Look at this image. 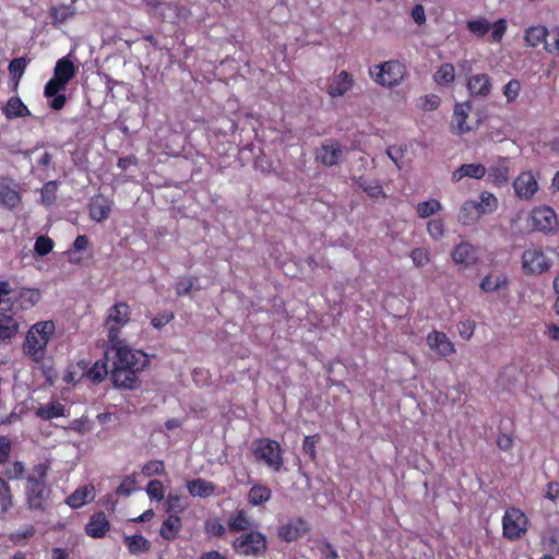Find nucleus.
<instances>
[{
  "label": "nucleus",
  "instance_id": "obj_1",
  "mask_svg": "<svg viewBox=\"0 0 559 559\" xmlns=\"http://www.w3.org/2000/svg\"><path fill=\"white\" fill-rule=\"evenodd\" d=\"M110 355V380L115 388L135 390L140 386V377L150 366V356L142 349L131 347L127 341L107 345Z\"/></svg>",
  "mask_w": 559,
  "mask_h": 559
},
{
  "label": "nucleus",
  "instance_id": "obj_2",
  "mask_svg": "<svg viewBox=\"0 0 559 559\" xmlns=\"http://www.w3.org/2000/svg\"><path fill=\"white\" fill-rule=\"evenodd\" d=\"M55 329V323L51 320L33 324L22 344L23 354L34 362H41L46 357L47 345Z\"/></svg>",
  "mask_w": 559,
  "mask_h": 559
},
{
  "label": "nucleus",
  "instance_id": "obj_3",
  "mask_svg": "<svg viewBox=\"0 0 559 559\" xmlns=\"http://www.w3.org/2000/svg\"><path fill=\"white\" fill-rule=\"evenodd\" d=\"M130 320L131 308L126 301H117L107 310L104 328L107 332L108 344L126 341L121 337V330Z\"/></svg>",
  "mask_w": 559,
  "mask_h": 559
},
{
  "label": "nucleus",
  "instance_id": "obj_4",
  "mask_svg": "<svg viewBox=\"0 0 559 559\" xmlns=\"http://www.w3.org/2000/svg\"><path fill=\"white\" fill-rule=\"evenodd\" d=\"M406 66L399 60H389L369 68V74L380 86L393 88L399 86L406 75Z\"/></svg>",
  "mask_w": 559,
  "mask_h": 559
},
{
  "label": "nucleus",
  "instance_id": "obj_5",
  "mask_svg": "<svg viewBox=\"0 0 559 559\" xmlns=\"http://www.w3.org/2000/svg\"><path fill=\"white\" fill-rule=\"evenodd\" d=\"M47 468L48 466L46 463H38L34 466L33 472L26 477L27 501L32 509H43L49 497V489L43 481Z\"/></svg>",
  "mask_w": 559,
  "mask_h": 559
},
{
  "label": "nucleus",
  "instance_id": "obj_6",
  "mask_svg": "<svg viewBox=\"0 0 559 559\" xmlns=\"http://www.w3.org/2000/svg\"><path fill=\"white\" fill-rule=\"evenodd\" d=\"M530 520L519 508L511 507L504 511L502 516V536L510 540L521 539L527 532Z\"/></svg>",
  "mask_w": 559,
  "mask_h": 559
},
{
  "label": "nucleus",
  "instance_id": "obj_7",
  "mask_svg": "<svg viewBox=\"0 0 559 559\" xmlns=\"http://www.w3.org/2000/svg\"><path fill=\"white\" fill-rule=\"evenodd\" d=\"M522 269L525 274H542L551 266V260L542 248H528L522 253Z\"/></svg>",
  "mask_w": 559,
  "mask_h": 559
},
{
  "label": "nucleus",
  "instance_id": "obj_8",
  "mask_svg": "<svg viewBox=\"0 0 559 559\" xmlns=\"http://www.w3.org/2000/svg\"><path fill=\"white\" fill-rule=\"evenodd\" d=\"M528 221L534 230L545 234L554 233L558 227L556 212L550 206L546 205L533 209Z\"/></svg>",
  "mask_w": 559,
  "mask_h": 559
},
{
  "label": "nucleus",
  "instance_id": "obj_9",
  "mask_svg": "<svg viewBox=\"0 0 559 559\" xmlns=\"http://www.w3.org/2000/svg\"><path fill=\"white\" fill-rule=\"evenodd\" d=\"M234 548L240 555L258 556L265 551L266 539L262 533L250 532L241 535L234 543Z\"/></svg>",
  "mask_w": 559,
  "mask_h": 559
},
{
  "label": "nucleus",
  "instance_id": "obj_10",
  "mask_svg": "<svg viewBox=\"0 0 559 559\" xmlns=\"http://www.w3.org/2000/svg\"><path fill=\"white\" fill-rule=\"evenodd\" d=\"M451 258L455 265L462 270H466L475 266L479 262L480 253L478 247L468 241H462L453 248Z\"/></svg>",
  "mask_w": 559,
  "mask_h": 559
},
{
  "label": "nucleus",
  "instance_id": "obj_11",
  "mask_svg": "<svg viewBox=\"0 0 559 559\" xmlns=\"http://www.w3.org/2000/svg\"><path fill=\"white\" fill-rule=\"evenodd\" d=\"M154 10L159 15L162 21L173 24L186 21L191 16V10L180 2L160 1L154 4Z\"/></svg>",
  "mask_w": 559,
  "mask_h": 559
},
{
  "label": "nucleus",
  "instance_id": "obj_12",
  "mask_svg": "<svg viewBox=\"0 0 559 559\" xmlns=\"http://www.w3.org/2000/svg\"><path fill=\"white\" fill-rule=\"evenodd\" d=\"M466 87L469 96L474 98H487L491 94V78L486 73H476L467 78Z\"/></svg>",
  "mask_w": 559,
  "mask_h": 559
},
{
  "label": "nucleus",
  "instance_id": "obj_13",
  "mask_svg": "<svg viewBox=\"0 0 559 559\" xmlns=\"http://www.w3.org/2000/svg\"><path fill=\"white\" fill-rule=\"evenodd\" d=\"M472 109L473 105L469 100L455 104L450 123L451 131L454 134L461 135L471 131L472 128L467 124L466 120Z\"/></svg>",
  "mask_w": 559,
  "mask_h": 559
},
{
  "label": "nucleus",
  "instance_id": "obj_14",
  "mask_svg": "<svg viewBox=\"0 0 559 559\" xmlns=\"http://www.w3.org/2000/svg\"><path fill=\"white\" fill-rule=\"evenodd\" d=\"M427 344L431 350L442 357H448L455 352L453 342L447 336L444 332L437 330L428 333Z\"/></svg>",
  "mask_w": 559,
  "mask_h": 559
},
{
  "label": "nucleus",
  "instance_id": "obj_15",
  "mask_svg": "<svg viewBox=\"0 0 559 559\" xmlns=\"http://www.w3.org/2000/svg\"><path fill=\"white\" fill-rule=\"evenodd\" d=\"M515 194L521 199H532L538 190V183L532 171L521 173L513 182Z\"/></svg>",
  "mask_w": 559,
  "mask_h": 559
},
{
  "label": "nucleus",
  "instance_id": "obj_16",
  "mask_svg": "<svg viewBox=\"0 0 559 559\" xmlns=\"http://www.w3.org/2000/svg\"><path fill=\"white\" fill-rule=\"evenodd\" d=\"M40 292L36 288L24 287L14 293L10 308H19L28 310L33 308L40 300Z\"/></svg>",
  "mask_w": 559,
  "mask_h": 559
},
{
  "label": "nucleus",
  "instance_id": "obj_17",
  "mask_svg": "<svg viewBox=\"0 0 559 559\" xmlns=\"http://www.w3.org/2000/svg\"><path fill=\"white\" fill-rule=\"evenodd\" d=\"M96 497L95 487L92 484H85L76 488L67 499L66 503L71 509H79L92 502Z\"/></svg>",
  "mask_w": 559,
  "mask_h": 559
},
{
  "label": "nucleus",
  "instance_id": "obj_18",
  "mask_svg": "<svg viewBox=\"0 0 559 559\" xmlns=\"http://www.w3.org/2000/svg\"><path fill=\"white\" fill-rule=\"evenodd\" d=\"M112 202L109 199L102 194L95 195L90 202V216L93 221L102 223L109 217Z\"/></svg>",
  "mask_w": 559,
  "mask_h": 559
},
{
  "label": "nucleus",
  "instance_id": "obj_19",
  "mask_svg": "<svg viewBox=\"0 0 559 559\" xmlns=\"http://www.w3.org/2000/svg\"><path fill=\"white\" fill-rule=\"evenodd\" d=\"M342 158V150L340 143L334 141L330 144H322L316 150V160L324 166L336 165Z\"/></svg>",
  "mask_w": 559,
  "mask_h": 559
},
{
  "label": "nucleus",
  "instance_id": "obj_20",
  "mask_svg": "<svg viewBox=\"0 0 559 559\" xmlns=\"http://www.w3.org/2000/svg\"><path fill=\"white\" fill-rule=\"evenodd\" d=\"M307 531V524L301 519H293L278 527V536L286 542L298 539Z\"/></svg>",
  "mask_w": 559,
  "mask_h": 559
},
{
  "label": "nucleus",
  "instance_id": "obj_21",
  "mask_svg": "<svg viewBox=\"0 0 559 559\" xmlns=\"http://www.w3.org/2000/svg\"><path fill=\"white\" fill-rule=\"evenodd\" d=\"M22 202V197L16 183L0 182V204L9 210L16 209Z\"/></svg>",
  "mask_w": 559,
  "mask_h": 559
},
{
  "label": "nucleus",
  "instance_id": "obj_22",
  "mask_svg": "<svg viewBox=\"0 0 559 559\" xmlns=\"http://www.w3.org/2000/svg\"><path fill=\"white\" fill-rule=\"evenodd\" d=\"M109 521L105 513L97 512L93 514L85 525V533L93 538H102L109 531Z\"/></svg>",
  "mask_w": 559,
  "mask_h": 559
},
{
  "label": "nucleus",
  "instance_id": "obj_23",
  "mask_svg": "<svg viewBox=\"0 0 559 559\" xmlns=\"http://www.w3.org/2000/svg\"><path fill=\"white\" fill-rule=\"evenodd\" d=\"M187 489L192 497L209 498L214 495H221L214 483L204 478H197L187 483Z\"/></svg>",
  "mask_w": 559,
  "mask_h": 559
},
{
  "label": "nucleus",
  "instance_id": "obj_24",
  "mask_svg": "<svg viewBox=\"0 0 559 559\" xmlns=\"http://www.w3.org/2000/svg\"><path fill=\"white\" fill-rule=\"evenodd\" d=\"M486 173V167L480 163L463 164L452 173L451 179L453 182H459L465 177L481 179Z\"/></svg>",
  "mask_w": 559,
  "mask_h": 559
},
{
  "label": "nucleus",
  "instance_id": "obj_25",
  "mask_svg": "<svg viewBox=\"0 0 559 559\" xmlns=\"http://www.w3.org/2000/svg\"><path fill=\"white\" fill-rule=\"evenodd\" d=\"M509 286V278L504 273L487 274L480 282L479 287L485 293H493L506 289Z\"/></svg>",
  "mask_w": 559,
  "mask_h": 559
},
{
  "label": "nucleus",
  "instance_id": "obj_26",
  "mask_svg": "<svg viewBox=\"0 0 559 559\" xmlns=\"http://www.w3.org/2000/svg\"><path fill=\"white\" fill-rule=\"evenodd\" d=\"M123 544L127 547L129 554L133 556H141L146 554L151 548V542L139 534L123 535Z\"/></svg>",
  "mask_w": 559,
  "mask_h": 559
},
{
  "label": "nucleus",
  "instance_id": "obj_27",
  "mask_svg": "<svg viewBox=\"0 0 559 559\" xmlns=\"http://www.w3.org/2000/svg\"><path fill=\"white\" fill-rule=\"evenodd\" d=\"M2 112L9 120L31 116V111L22 102V99L17 96H12L9 98V100L2 108Z\"/></svg>",
  "mask_w": 559,
  "mask_h": 559
},
{
  "label": "nucleus",
  "instance_id": "obj_28",
  "mask_svg": "<svg viewBox=\"0 0 559 559\" xmlns=\"http://www.w3.org/2000/svg\"><path fill=\"white\" fill-rule=\"evenodd\" d=\"M19 331V322L8 311H0V341L14 337Z\"/></svg>",
  "mask_w": 559,
  "mask_h": 559
},
{
  "label": "nucleus",
  "instance_id": "obj_29",
  "mask_svg": "<svg viewBox=\"0 0 559 559\" xmlns=\"http://www.w3.org/2000/svg\"><path fill=\"white\" fill-rule=\"evenodd\" d=\"M36 416L43 420H50L66 416V406L58 402L52 401L47 404L40 405L36 409Z\"/></svg>",
  "mask_w": 559,
  "mask_h": 559
},
{
  "label": "nucleus",
  "instance_id": "obj_30",
  "mask_svg": "<svg viewBox=\"0 0 559 559\" xmlns=\"http://www.w3.org/2000/svg\"><path fill=\"white\" fill-rule=\"evenodd\" d=\"M76 69L73 62L63 57L59 59L55 67L53 78L61 81V83L68 84L75 76Z\"/></svg>",
  "mask_w": 559,
  "mask_h": 559
},
{
  "label": "nucleus",
  "instance_id": "obj_31",
  "mask_svg": "<svg viewBox=\"0 0 559 559\" xmlns=\"http://www.w3.org/2000/svg\"><path fill=\"white\" fill-rule=\"evenodd\" d=\"M548 35L549 32L546 26L534 25L526 28L524 39L527 46L535 48L538 47L540 44L545 45V43H548Z\"/></svg>",
  "mask_w": 559,
  "mask_h": 559
},
{
  "label": "nucleus",
  "instance_id": "obj_32",
  "mask_svg": "<svg viewBox=\"0 0 559 559\" xmlns=\"http://www.w3.org/2000/svg\"><path fill=\"white\" fill-rule=\"evenodd\" d=\"M357 185L369 198L373 200L388 198L382 185H380L378 180L359 177Z\"/></svg>",
  "mask_w": 559,
  "mask_h": 559
},
{
  "label": "nucleus",
  "instance_id": "obj_33",
  "mask_svg": "<svg viewBox=\"0 0 559 559\" xmlns=\"http://www.w3.org/2000/svg\"><path fill=\"white\" fill-rule=\"evenodd\" d=\"M480 216L479 210L476 206V201L468 200L461 206L457 219L463 225H471L478 221Z\"/></svg>",
  "mask_w": 559,
  "mask_h": 559
},
{
  "label": "nucleus",
  "instance_id": "obj_34",
  "mask_svg": "<svg viewBox=\"0 0 559 559\" xmlns=\"http://www.w3.org/2000/svg\"><path fill=\"white\" fill-rule=\"evenodd\" d=\"M349 90V74L343 70L337 74L328 87V94L331 97L344 95Z\"/></svg>",
  "mask_w": 559,
  "mask_h": 559
},
{
  "label": "nucleus",
  "instance_id": "obj_35",
  "mask_svg": "<svg viewBox=\"0 0 559 559\" xmlns=\"http://www.w3.org/2000/svg\"><path fill=\"white\" fill-rule=\"evenodd\" d=\"M181 526V519L179 516L170 515L163 522L159 534L164 539L171 540L178 535Z\"/></svg>",
  "mask_w": 559,
  "mask_h": 559
},
{
  "label": "nucleus",
  "instance_id": "obj_36",
  "mask_svg": "<svg viewBox=\"0 0 559 559\" xmlns=\"http://www.w3.org/2000/svg\"><path fill=\"white\" fill-rule=\"evenodd\" d=\"M487 179L497 187H502L510 179V169L506 165L492 166L488 169Z\"/></svg>",
  "mask_w": 559,
  "mask_h": 559
},
{
  "label": "nucleus",
  "instance_id": "obj_37",
  "mask_svg": "<svg viewBox=\"0 0 559 559\" xmlns=\"http://www.w3.org/2000/svg\"><path fill=\"white\" fill-rule=\"evenodd\" d=\"M272 491L263 485L253 486L248 492V502L251 506H260L270 500Z\"/></svg>",
  "mask_w": 559,
  "mask_h": 559
},
{
  "label": "nucleus",
  "instance_id": "obj_38",
  "mask_svg": "<svg viewBox=\"0 0 559 559\" xmlns=\"http://www.w3.org/2000/svg\"><path fill=\"white\" fill-rule=\"evenodd\" d=\"M455 69L452 63H443L433 74V80L439 85H450L454 82Z\"/></svg>",
  "mask_w": 559,
  "mask_h": 559
},
{
  "label": "nucleus",
  "instance_id": "obj_39",
  "mask_svg": "<svg viewBox=\"0 0 559 559\" xmlns=\"http://www.w3.org/2000/svg\"><path fill=\"white\" fill-rule=\"evenodd\" d=\"M479 199V202L476 201V206L480 215L490 214L497 210L498 200L492 193L484 191L480 193Z\"/></svg>",
  "mask_w": 559,
  "mask_h": 559
},
{
  "label": "nucleus",
  "instance_id": "obj_40",
  "mask_svg": "<svg viewBox=\"0 0 559 559\" xmlns=\"http://www.w3.org/2000/svg\"><path fill=\"white\" fill-rule=\"evenodd\" d=\"M466 28L473 35L477 37H484L490 31L491 24L486 17L480 16L477 19L468 20L466 22Z\"/></svg>",
  "mask_w": 559,
  "mask_h": 559
},
{
  "label": "nucleus",
  "instance_id": "obj_41",
  "mask_svg": "<svg viewBox=\"0 0 559 559\" xmlns=\"http://www.w3.org/2000/svg\"><path fill=\"white\" fill-rule=\"evenodd\" d=\"M228 526L233 532L245 531L251 526V520L243 510H239L230 516Z\"/></svg>",
  "mask_w": 559,
  "mask_h": 559
},
{
  "label": "nucleus",
  "instance_id": "obj_42",
  "mask_svg": "<svg viewBox=\"0 0 559 559\" xmlns=\"http://www.w3.org/2000/svg\"><path fill=\"white\" fill-rule=\"evenodd\" d=\"M442 209L441 203L436 199H430L428 201L419 202L417 204L416 211L420 218H428L431 215L438 213Z\"/></svg>",
  "mask_w": 559,
  "mask_h": 559
},
{
  "label": "nucleus",
  "instance_id": "obj_43",
  "mask_svg": "<svg viewBox=\"0 0 559 559\" xmlns=\"http://www.w3.org/2000/svg\"><path fill=\"white\" fill-rule=\"evenodd\" d=\"M281 451V445L277 441L271 439H259L255 442L253 454H275Z\"/></svg>",
  "mask_w": 559,
  "mask_h": 559
},
{
  "label": "nucleus",
  "instance_id": "obj_44",
  "mask_svg": "<svg viewBox=\"0 0 559 559\" xmlns=\"http://www.w3.org/2000/svg\"><path fill=\"white\" fill-rule=\"evenodd\" d=\"M108 374L107 365L104 361L97 360L86 372V377L93 383L102 382Z\"/></svg>",
  "mask_w": 559,
  "mask_h": 559
},
{
  "label": "nucleus",
  "instance_id": "obj_45",
  "mask_svg": "<svg viewBox=\"0 0 559 559\" xmlns=\"http://www.w3.org/2000/svg\"><path fill=\"white\" fill-rule=\"evenodd\" d=\"M28 60L25 57L14 58L10 61L8 70L13 80L19 81L27 67Z\"/></svg>",
  "mask_w": 559,
  "mask_h": 559
},
{
  "label": "nucleus",
  "instance_id": "obj_46",
  "mask_svg": "<svg viewBox=\"0 0 559 559\" xmlns=\"http://www.w3.org/2000/svg\"><path fill=\"white\" fill-rule=\"evenodd\" d=\"M409 257L417 267H423L430 262V252L426 248H414Z\"/></svg>",
  "mask_w": 559,
  "mask_h": 559
},
{
  "label": "nucleus",
  "instance_id": "obj_47",
  "mask_svg": "<svg viewBox=\"0 0 559 559\" xmlns=\"http://www.w3.org/2000/svg\"><path fill=\"white\" fill-rule=\"evenodd\" d=\"M53 249V241L48 236H39L35 240L34 250L35 252L40 255H47L50 253Z\"/></svg>",
  "mask_w": 559,
  "mask_h": 559
},
{
  "label": "nucleus",
  "instance_id": "obj_48",
  "mask_svg": "<svg viewBox=\"0 0 559 559\" xmlns=\"http://www.w3.org/2000/svg\"><path fill=\"white\" fill-rule=\"evenodd\" d=\"M57 183L56 181L46 182L40 191L41 201L46 205H51L56 202Z\"/></svg>",
  "mask_w": 559,
  "mask_h": 559
},
{
  "label": "nucleus",
  "instance_id": "obj_49",
  "mask_svg": "<svg viewBox=\"0 0 559 559\" xmlns=\"http://www.w3.org/2000/svg\"><path fill=\"white\" fill-rule=\"evenodd\" d=\"M146 492H147V496L150 497V499L155 500V501H162L165 496L164 486L157 479L151 480L147 484Z\"/></svg>",
  "mask_w": 559,
  "mask_h": 559
},
{
  "label": "nucleus",
  "instance_id": "obj_50",
  "mask_svg": "<svg viewBox=\"0 0 559 559\" xmlns=\"http://www.w3.org/2000/svg\"><path fill=\"white\" fill-rule=\"evenodd\" d=\"M427 231L433 240H440L444 235V223L441 218L431 219L427 224Z\"/></svg>",
  "mask_w": 559,
  "mask_h": 559
},
{
  "label": "nucleus",
  "instance_id": "obj_51",
  "mask_svg": "<svg viewBox=\"0 0 559 559\" xmlns=\"http://www.w3.org/2000/svg\"><path fill=\"white\" fill-rule=\"evenodd\" d=\"M521 91V83L516 79L510 80L503 87V95L507 98L508 103H513Z\"/></svg>",
  "mask_w": 559,
  "mask_h": 559
},
{
  "label": "nucleus",
  "instance_id": "obj_52",
  "mask_svg": "<svg viewBox=\"0 0 559 559\" xmlns=\"http://www.w3.org/2000/svg\"><path fill=\"white\" fill-rule=\"evenodd\" d=\"M67 84L61 83V81L56 78L50 79L44 88V95L47 98H51L53 95H59L61 91L66 88Z\"/></svg>",
  "mask_w": 559,
  "mask_h": 559
},
{
  "label": "nucleus",
  "instance_id": "obj_53",
  "mask_svg": "<svg viewBox=\"0 0 559 559\" xmlns=\"http://www.w3.org/2000/svg\"><path fill=\"white\" fill-rule=\"evenodd\" d=\"M491 40L493 43H500L508 29V23L506 19H499L492 24Z\"/></svg>",
  "mask_w": 559,
  "mask_h": 559
},
{
  "label": "nucleus",
  "instance_id": "obj_54",
  "mask_svg": "<svg viewBox=\"0 0 559 559\" xmlns=\"http://www.w3.org/2000/svg\"><path fill=\"white\" fill-rule=\"evenodd\" d=\"M194 285V278L192 277H185L180 278L175 284V293L178 297L186 296L190 294Z\"/></svg>",
  "mask_w": 559,
  "mask_h": 559
},
{
  "label": "nucleus",
  "instance_id": "obj_55",
  "mask_svg": "<svg viewBox=\"0 0 559 559\" xmlns=\"http://www.w3.org/2000/svg\"><path fill=\"white\" fill-rule=\"evenodd\" d=\"M476 324L473 320H464L457 323V331L462 338L468 341L475 331Z\"/></svg>",
  "mask_w": 559,
  "mask_h": 559
},
{
  "label": "nucleus",
  "instance_id": "obj_56",
  "mask_svg": "<svg viewBox=\"0 0 559 559\" xmlns=\"http://www.w3.org/2000/svg\"><path fill=\"white\" fill-rule=\"evenodd\" d=\"M165 465L159 460H153L143 466L142 473L147 476L159 475L164 472Z\"/></svg>",
  "mask_w": 559,
  "mask_h": 559
},
{
  "label": "nucleus",
  "instance_id": "obj_57",
  "mask_svg": "<svg viewBox=\"0 0 559 559\" xmlns=\"http://www.w3.org/2000/svg\"><path fill=\"white\" fill-rule=\"evenodd\" d=\"M14 289L11 286V283L9 281H0V306L2 304H10L13 299V296H10L11 294L14 295Z\"/></svg>",
  "mask_w": 559,
  "mask_h": 559
},
{
  "label": "nucleus",
  "instance_id": "obj_58",
  "mask_svg": "<svg viewBox=\"0 0 559 559\" xmlns=\"http://www.w3.org/2000/svg\"><path fill=\"white\" fill-rule=\"evenodd\" d=\"M175 318L174 313L171 311H163L157 313L152 320L151 324L155 329H162L166 324H168L170 321H173Z\"/></svg>",
  "mask_w": 559,
  "mask_h": 559
},
{
  "label": "nucleus",
  "instance_id": "obj_59",
  "mask_svg": "<svg viewBox=\"0 0 559 559\" xmlns=\"http://www.w3.org/2000/svg\"><path fill=\"white\" fill-rule=\"evenodd\" d=\"M136 490L135 479L132 476H127L123 478L119 487L117 488V493L122 496H130L132 492Z\"/></svg>",
  "mask_w": 559,
  "mask_h": 559
},
{
  "label": "nucleus",
  "instance_id": "obj_60",
  "mask_svg": "<svg viewBox=\"0 0 559 559\" xmlns=\"http://www.w3.org/2000/svg\"><path fill=\"white\" fill-rule=\"evenodd\" d=\"M34 533H35L34 527L29 525V526L24 527L21 531L12 533L10 535V539L14 544H22L24 540L32 537L34 535Z\"/></svg>",
  "mask_w": 559,
  "mask_h": 559
},
{
  "label": "nucleus",
  "instance_id": "obj_61",
  "mask_svg": "<svg viewBox=\"0 0 559 559\" xmlns=\"http://www.w3.org/2000/svg\"><path fill=\"white\" fill-rule=\"evenodd\" d=\"M11 506L9 488L4 480L0 478V511H5Z\"/></svg>",
  "mask_w": 559,
  "mask_h": 559
},
{
  "label": "nucleus",
  "instance_id": "obj_62",
  "mask_svg": "<svg viewBox=\"0 0 559 559\" xmlns=\"http://www.w3.org/2000/svg\"><path fill=\"white\" fill-rule=\"evenodd\" d=\"M320 441V435L316 433L307 436L302 443V450L305 454H316L317 444Z\"/></svg>",
  "mask_w": 559,
  "mask_h": 559
},
{
  "label": "nucleus",
  "instance_id": "obj_63",
  "mask_svg": "<svg viewBox=\"0 0 559 559\" xmlns=\"http://www.w3.org/2000/svg\"><path fill=\"white\" fill-rule=\"evenodd\" d=\"M205 531L213 536H221L225 533V526L218 520H209L205 523Z\"/></svg>",
  "mask_w": 559,
  "mask_h": 559
},
{
  "label": "nucleus",
  "instance_id": "obj_64",
  "mask_svg": "<svg viewBox=\"0 0 559 559\" xmlns=\"http://www.w3.org/2000/svg\"><path fill=\"white\" fill-rule=\"evenodd\" d=\"M51 17L56 21H59V22H64L67 21L71 15H72V12L70 10V7H53L51 9Z\"/></svg>",
  "mask_w": 559,
  "mask_h": 559
}]
</instances>
